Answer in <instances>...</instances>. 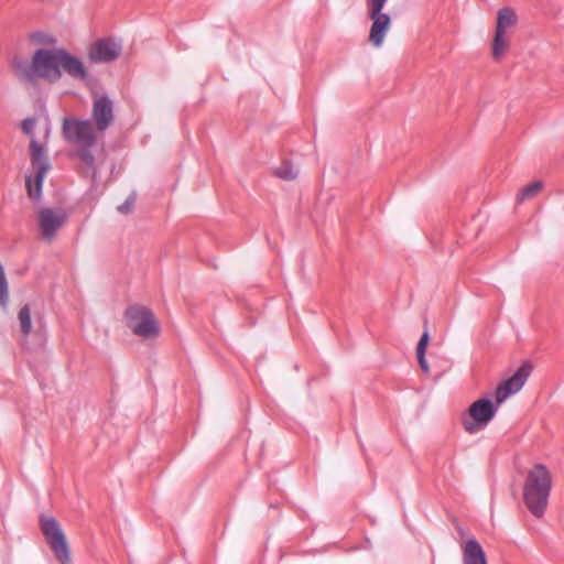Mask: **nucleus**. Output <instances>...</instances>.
I'll return each instance as SVG.
<instances>
[{
	"label": "nucleus",
	"instance_id": "nucleus-18",
	"mask_svg": "<svg viewBox=\"0 0 564 564\" xmlns=\"http://www.w3.org/2000/svg\"><path fill=\"white\" fill-rule=\"evenodd\" d=\"M543 188V183L541 181L532 182L531 184L521 188L517 196V202L521 203L524 199H529L534 197L541 189Z\"/></svg>",
	"mask_w": 564,
	"mask_h": 564
},
{
	"label": "nucleus",
	"instance_id": "nucleus-10",
	"mask_svg": "<svg viewBox=\"0 0 564 564\" xmlns=\"http://www.w3.org/2000/svg\"><path fill=\"white\" fill-rule=\"evenodd\" d=\"M532 371V366L529 362L522 364L517 371L507 380L498 384L496 389V404L500 405L510 395L519 392L528 380Z\"/></svg>",
	"mask_w": 564,
	"mask_h": 564
},
{
	"label": "nucleus",
	"instance_id": "nucleus-14",
	"mask_svg": "<svg viewBox=\"0 0 564 564\" xmlns=\"http://www.w3.org/2000/svg\"><path fill=\"white\" fill-rule=\"evenodd\" d=\"M518 23L516 11L509 7L500 9L497 13L496 32L507 34V31Z\"/></svg>",
	"mask_w": 564,
	"mask_h": 564
},
{
	"label": "nucleus",
	"instance_id": "nucleus-1",
	"mask_svg": "<svg viewBox=\"0 0 564 564\" xmlns=\"http://www.w3.org/2000/svg\"><path fill=\"white\" fill-rule=\"evenodd\" d=\"M30 41L45 47L35 50L30 62L18 57L12 61L14 74L21 83L36 86L42 79L55 84L63 74L75 80H87L89 74L84 62L65 48L56 47L57 40L53 35L34 32L30 35Z\"/></svg>",
	"mask_w": 564,
	"mask_h": 564
},
{
	"label": "nucleus",
	"instance_id": "nucleus-3",
	"mask_svg": "<svg viewBox=\"0 0 564 564\" xmlns=\"http://www.w3.org/2000/svg\"><path fill=\"white\" fill-rule=\"evenodd\" d=\"M62 134L66 141L77 147L76 156L86 165V172L90 173L93 178H96L97 169L91 148L96 144L97 134L90 120L65 118Z\"/></svg>",
	"mask_w": 564,
	"mask_h": 564
},
{
	"label": "nucleus",
	"instance_id": "nucleus-7",
	"mask_svg": "<svg viewBox=\"0 0 564 564\" xmlns=\"http://www.w3.org/2000/svg\"><path fill=\"white\" fill-rule=\"evenodd\" d=\"M40 523L42 533L57 561L61 564H69V547L56 519L53 517H41Z\"/></svg>",
	"mask_w": 564,
	"mask_h": 564
},
{
	"label": "nucleus",
	"instance_id": "nucleus-15",
	"mask_svg": "<svg viewBox=\"0 0 564 564\" xmlns=\"http://www.w3.org/2000/svg\"><path fill=\"white\" fill-rule=\"evenodd\" d=\"M510 45V40L507 34L495 31V36L491 44V53L495 61H500Z\"/></svg>",
	"mask_w": 564,
	"mask_h": 564
},
{
	"label": "nucleus",
	"instance_id": "nucleus-21",
	"mask_svg": "<svg viewBox=\"0 0 564 564\" xmlns=\"http://www.w3.org/2000/svg\"><path fill=\"white\" fill-rule=\"evenodd\" d=\"M134 202H135V196L134 194H131L126 200L123 204L119 205L117 207L118 212L121 213V214H130L133 209V206H134Z\"/></svg>",
	"mask_w": 564,
	"mask_h": 564
},
{
	"label": "nucleus",
	"instance_id": "nucleus-12",
	"mask_svg": "<svg viewBox=\"0 0 564 564\" xmlns=\"http://www.w3.org/2000/svg\"><path fill=\"white\" fill-rule=\"evenodd\" d=\"M121 44L113 39L97 40L89 48L88 56L94 63H109L119 57Z\"/></svg>",
	"mask_w": 564,
	"mask_h": 564
},
{
	"label": "nucleus",
	"instance_id": "nucleus-19",
	"mask_svg": "<svg viewBox=\"0 0 564 564\" xmlns=\"http://www.w3.org/2000/svg\"><path fill=\"white\" fill-rule=\"evenodd\" d=\"M275 175L284 181H292L296 178L297 172L289 161H283L280 166L275 169Z\"/></svg>",
	"mask_w": 564,
	"mask_h": 564
},
{
	"label": "nucleus",
	"instance_id": "nucleus-6",
	"mask_svg": "<svg viewBox=\"0 0 564 564\" xmlns=\"http://www.w3.org/2000/svg\"><path fill=\"white\" fill-rule=\"evenodd\" d=\"M388 0H367V14L371 20L369 31V42L375 47H381L384 37L391 26V18L389 14L382 12L383 7Z\"/></svg>",
	"mask_w": 564,
	"mask_h": 564
},
{
	"label": "nucleus",
	"instance_id": "nucleus-17",
	"mask_svg": "<svg viewBox=\"0 0 564 564\" xmlns=\"http://www.w3.org/2000/svg\"><path fill=\"white\" fill-rule=\"evenodd\" d=\"M18 319L23 336L28 337L32 330L31 310L28 304L20 308Z\"/></svg>",
	"mask_w": 564,
	"mask_h": 564
},
{
	"label": "nucleus",
	"instance_id": "nucleus-22",
	"mask_svg": "<svg viewBox=\"0 0 564 564\" xmlns=\"http://www.w3.org/2000/svg\"><path fill=\"white\" fill-rule=\"evenodd\" d=\"M48 134H50V127L47 126L46 131H45L46 138L48 137Z\"/></svg>",
	"mask_w": 564,
	"mask_h": 564
},
{
	"label": "nucleus",
	"instance_id": "nucleus-2",
	"mask_svg": "<svg viewBox=\"0 0 564 564\" xmlns=\"http://www.w3.org/2000/svg\"><path fill=\"white\" fill-rule=\"evenodd\" d=\"M552 485V474L545 465L535 464L528 470L523 484V502L538 519H541L547 509Z\"/></svg>",
	"mask_w": 564,
	"mask_h": 564
},
{
	"label": "nucleus",
	"instance_id": "nucleus-13",
	"mask_svg": "<svg viewBox=\"0 0 564 564\" xmlns=\"http://www.w3.org/2000/svg\"><path fill=\"white\" fill-rule=\"evenodd\" d=\"M463 564H487L486 554L476 539H469L463 546Z\"/></svg>",
	"mask_w": 564,
	"mask_h": 564
},
{
	"label": "nucleus",
	"instance_id": "nucleus-8",
	"mask_svg": "<svg viewBox=\"0 0 564 564\" xmlns=\"http://www.w3.org/2000/svg\"><path fill=\"white\" fill-rule=\"evenodd\" d=\"M36 218L41 238L51 243L67 223L68 215L62 208L42 207Z\"/></svg>",
	"mask_w": 564,
	"mask_h": 564
},
{
	"label": "nucleus",
	"instance_id": "nucleus-11",
	"mask_svg": "<svg viewBox=\"0 0 564 564\" xmlns=\"http://www.w3.org/2000/svg\"><path fill=\"white\" fill-rule=\"evenodd\" d=\"M91 118L96 131L104 133L115 119L112 100L107 96L96 97L93 102Z\"/></svg>",
	"mask_w": 564,
	"mask_h": 564
},
{
	"label": "nucleus",
	"instance_id": "nucleus-16",
	"mask_svg": "<svg viewBox=\"0 0 564 564\" xmlns=\"http://www.w3.org/2000/svg\"><path fill=\"white\" fill-rule=\"evenodd\" d=\"M427 343H429V333H427V330H425L422 334V336L417 343V346H416L417 362H419L422 371H424L425 373L430 372V367L425 359V349H426Z\"/></svg>",
	"mask_w": 564,
	"mask_h": 564
},
{
	"label": "nucleus",
	"instance_id": "nucleus-9",
	"mask_svg": "<svg viewBox=\"0 0 564 564\" xmlns=\"http://www.w3.org/2000/svg\"><path fill=\"white\" fill-rule=\"evenodd\" d=\"M498 404L495 405L489 399H478L468 409L470 420H464L463 425L466 432L473 434L484 429L495 416Z\"/></svg>",
	"mask_w": 564,
	"mask_h": 564
},
{
	"label": "nucleus",
	"instance_id": "nucleus-20",
	"mask_svg": "<svg viewBox=\"0 0 564 564\" xmlns=\"http://www.w3.org/2000/svg\"><path fill=\"white\" fill-rule=\"evenodd\" d=\"M35 123H36L35 119H34V118H31V117L25 118V119L21 122V129H22V131H23L25 134L30 135V137H31V140H32V139L36 140V139L34 138V128H35Z\"/></svg>",
	"mask_w": 564,
	"mask_h": 564
},
{
	"label": "nucleus",
	"instance_id": "nucleus-5",
	"mask_svg": "<svg viewBox=\"0 0 564 564\" xmlns=\"http://www.w3.org/2000/svg\"><path fill=\"white\" fill-rule=\"evenodd\" d=\"M128 327L142 339H151L159 335L160 327L153 312L141 305H132L126 310Z\"/></svg>",
	"mask_w": 564,
	"mask_h": 564
},
{
	"label": "nucleus",
	"instance_id": "nucleus-4",
	"mask_svg": "<svg viewBox=\"0 0 564 564\" xmlns=\"http://www.w3.org/2000/svg\"><path fill=\"white\" fill-rule=\"evenodd\" d=\"M29 150L31 165L35 172V175L34 177L29 175L25 176L26 191L31 199L40 200L42 195L43 181L46 173L51 169V164L47 159L45 148L40 144L37 140L32 139V141H30Z\"/></svg>",
	"mask_w": 564,
	"mask_h": 564
}]
</instances>
